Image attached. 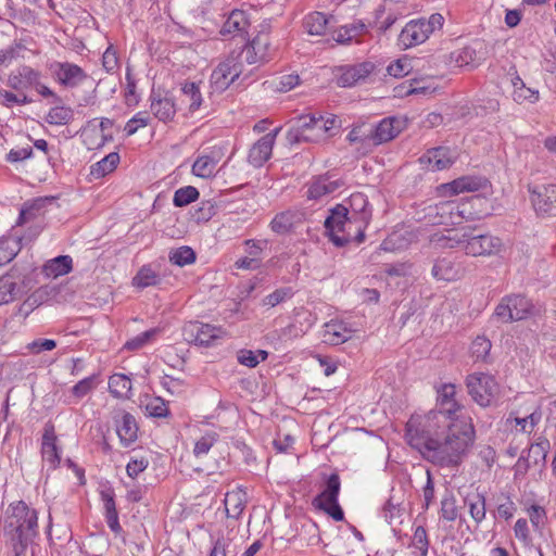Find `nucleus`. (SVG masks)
<instances>
[{
    "label": "nucleus",
    "instance_id": "nucleus-1",
    "mask_svg": "<svg viewBox=\"0 0 556 556\" xmlns=\"http://www.w3.org/2000/svg\"><path fill=\"white\" fill-rule=\"evenodd\" d=\"M456 386L443 383L437 389L438 409L430 410L424 422L407 435L422 447V454L441 467H457L473 444L476 431L469 417L458 416L464 406L455 400Z\"/></svg>",
    "mask_w": 556,
    "mask_h": 556
},
{
    "label": "nucleus",
    "instance_id": "nucleus-2",
    "mask_svg": "<svg viewBox=\"0 0 556 556\" xmlns=\"http://www.w3.org/2000/svg\"><path fill=\"white\" fill-rule=\"evenodd\" d=\"M3 535L13 556H26L39 535L38 511L23 500L10 503L3 515Z\"/></svg>",
    "mask_w": 556,
    "mask_h": 556
},
{
    "label": "nucleus",
    "instance_id": "nucleus-3",
    "mask_svg": "<svg viewBox=\"0 0 556 556\" xmlns=\"http://www.w3.org/2000/svg\"><path fill=\"white\" fill-rule=\"evenodd\" d=\"M368 225H361L357 218L349 216L344 204H337L329 208L324 227L329 240L338 248L350 242L362 243L365 240V230Z\"/></svg>",
    "mask_w": 556,
    "mask_h": 556
},
{
    "label": "nucleus",
    "instance_id": "nucleus-4",
    "mask_svg": "<svg viewBox=\"0 0 556 556\" xmlns=\"http://www.w3.org/2000/svg\"><path fill=\"white\" fill-rule=\"evenodd\" d=\"M450 248L460 247L467 255L484 256L500 252L502 240L491 233H479L477 227H464L453 238Z\"/></svg>",
    "mask_w": 556,
    "mask_h": 556
},
{
    "label": "nucleus",
    "instance_id": "nucleus-5",
    "mask_svg": "<svg viewBox=\"0 0 556 556\" xmlns=\"http://www.w3.org/2000/svg\"><path fill=\"white\" fill-rule=\"evenodd\" d=\"M443 23L444 17L439 13L432 14L428 20L409 21L399 35V45L404 49L420 45L437 29H441Z\"/></svg>",
    "mask_w": 556,
    "mask_h": 556
},
{
    "label": "nucleus",
    "instance_id": "nucleus-6",
    "mask_svg": "<svg viewBox=\"0 0 556 556\" xmlns=\"http://www.w3.org/2000/svg\"><path fill=\"white\" fill-rule=\"evenodd\" d=\"M467 392L475 403L481 407L492 406L498 394V383L492 375L473 372L466 377Z\"/></svg>",
    "mask_w": 556,
    "mask_h": 556
},
{
    "label": "nucleus",
    "instance_id": "nucleus-7",
    "mask_svg": "<svg viewBox=\"0 0 556 556\" xmlns=\"http://www.w3.org/2000/svg\"><path fill=\"white\" fill-rule=\"evenodd\" d=\"M341 489L340 477L332 472L324 483L323 491L317 494L312 504L316 509L323 510L336 521L344 520V511L339 504V494Z\"/></svg>",
    "mask_w": 556,
    "mask_h": 556
},
{
    "label": "nucleus",
    "instance_id": "nucleus-8",
    "mask_svg": "<svg viewBox=\"0 0 556 556\" xmlns=\"http://www.w3.org/2000/svg\"><path fill=\"white\" fill-rule=\"evenodd\" d=\"M529 199L539 216H556V184L529 185Z\"/></svg>",
    "mask_w": 556,
    "mask_h": 556
},
{
    "label": "nucleus",
    "instance_id": "nucleus-9",
    "mask_svg": "<svg viewBox=\"0 0 556 556\" xmlns=\"http://www.w3.org/2000/svg\"><path fill=\"white\" fill-rule=\"evenodd\" d=\"M225 333L222 327L200 321H189L182 327V337L188 343L210 348Z\"/></svg>",
    "mask_w": 556,
    "mask_h": 556
},
{
    "label": "nucleus",
    "instance_id": "nucleus-10",
    "mask_svg": "<svg viewBox=\"0 0 556 556\" xmlns=\"http://www.w3.org/2000/svg\"><path fill=\"white\" fill-rule=\"evenodd\" d=\"M481 201L482 198L479 195H472L460 203L447 201L438 205L437 211L442 217L444 215H448L451 224L458 225L463 220H473L479 218L478 213L473 211V205Z\"/></svg>",
    "mask_w": 556,
    "mask_h": 556
},
{
    "label": "nucleus",
    "instance_id": "nucleus-11",
    "mask_svg": "<svg viewBox=\"0 0 556 556\" xmlns=\"http://www.w3.org/2000/svg\"><path fill=\"white\" fill-rule=\"evenodd\" d=\"M244 62L249 65L265 63L270 59V41L267 33H258L252 40L245 39L243 48Z\"/></svg>",
    "mask_w": 556,
    "mask_h": 556
},
{
    "label": "nucleus",
    "instance_id": "nucleus-12",
    "mask_svg": "<svg viewBox=\"0 0 556 556\" xmlns=\"http://www.w3.org/2000/svg\"><path fill=\"white\" fill-rule=\"evenodd\" d=\"M50 70L55 81L66 88H76L88 78L80 66L70 62H54Z\"/></svg>",
    "mask_w": 556,
    "mask_h": 556
},
{
    "label": "nucleus",
    "instance_id": "nucleus-13",
    "mask_svg": "<svg viewBox=\"0 0 556 556\" xmlns=\"http://www.w3.org/2000/svg\"><path fill=\"white\" fill-rule=\"evenodd\" d=\"M59 290L54 286L45 285L36 289L27 299L16 307L11 319L21 318L24 321L37 307L56 296Z\"/></svg>",
    "mask_w": 556,
    "mask_h": 556
},
{
    "label": "nucleus",
    "instance_id": "nucleus-14",
    "mask_svg": "<svg viewBox=\"0 0 556 556\" xmlns=\"http://www.w3.org/2000/svg\"><path fill=\"white\" fill-rule=\"evenodd\" d=\"M149 99L151 112L159 121L163 123L173 121L177 108L174 98L168 91L152 88Z\"/></svg>",
    "mask_w": 556,
    "mask_h": 556
},
{
    "label": "nucleus",
    "instance_id": "nucleus-15",
    "mask_svg": "<svg viewBox=\"0 0 556 556\" xmlns=\"http://www.w3.org/2000/svg\"><path fill=\"white\" fill-rule=\"evenodd\" d=\"M113 421L119 442L124 447H128L137 441L139 426L130 413L123 409L117 410L113 415Z\"/></svg>",
    "mask_w": 556,
    "mask_h": 556
},
{
    "label": "nucleus",
    "instance_id": "nucleus-16",
    "mask_svg": "<svg viewBox=\"0 0 556 556\" xmlns=\"http://www.w3.org/2000/svg\"><path fill=\"white\" fill-rule=\"evenodd\" d=\"M312 124H314L313 113L299 116L287 131V142L290 146L301 142H316L317 136L313 134Z\"/></svg>",
    "mask_w": 556,
    "mask_h": 556
},
{
    "label": "nucleus",
    "instance_id": "nucleus-17",
    "mask_svg": "<svg viewBox=\"0 0 556 556\" xmlns=\"http://www.w3.org/2000/svg\"><path fill=\"white\" fill-rule=\"evenodd\" d=\"M40 78L41 73L39 71L23 64L9 74L7 85L11 89L21 92L38 86V79Z\"/></svg>",
    "mask_w": 556,
    "mask_h": 556
},
{
    "label": "nucleus",
    "instance_id": "nucleus-18",
    "mask_svg": "<svg viewBox=\"0 0 556 556\" xmlns=\"http://www.w3.org/2000/svg\"><path fill=\"white\" fill-rule=\"evenodd\" d=\"M279 128L264 135L249 150L248 162L253 167H262L271 156L273 147Z\"/></svg>",
    "mask_w": 556,
    "mask_h": 556
},
{
    "label": "nucleus",
    "instance_id": "nucleus-19",
    "mask_svg": "<svg viewBox=\"0 0 556 556\" xmlns=\"http://www.w3.org/2000/svg\"><path fill=\"white\" fill-rule=\"evenodd\" d=\"M371 146L378 147L397 137L402 131V123L394 116L386 117L378 124L371 125Z\"/></svg>",
    "mask_w": 556,
    "mask_h": 556
},
{
    "label": "nucleus",
    "instance_id": "nucleus-20",
    "mask_svg": "<svg viewBox=\"0 0 556 556\" xmlns=\"http://www.w3.org/2000/svg\"><path fill=\"white\" fill-rule=\"evenodd\" d=\"M56 441L58 437L55 434L54 425L48 421L43 428L41 455L42 459L50 464L51 469H56L61 463V451Z\"/></svg>",
    "mask_w": 556,
    "mask_h": 556
},
{
    "label": "nucleus",
    "instance_id": "nucleus-21",
    "mask_svg": "<svg viewBox=\"0 0 556 556\" xmlns=\"http://www.w3.org/2000/svg\"><path fill=\"white\" fill-rule=\"evenodd\" d=\"M376 68L372 62H362L355 65L341 67V74L337 77V84L340 87H353L361 80L368 77Z\"/></svg>",
    "mask_w": 556,
    "mask_h": 556
},
{
    "label": "nucleus",
    "instance_id": "nucleus-22",
    "mask_svg": "<svg viewBox=\"0 0 556 556\" xmlns=\"http://www.w3.org/2000/svg\"><path fill=\"white\" fill-rule=\"evenodd\" d=\"M249 26L250 22L247 16V13L242 10H232L228 17L226 18V21L224 22L219 30V34L223 37H239L243 42L247 39Z\"/></svg>",
    "mask_w": 556,
    "mask_h": 556
},
{
    "label": "nucleus",
    "instance_id": "nucleus-23",
    "mask_svg": "<svg viewBox=\"0 0 556 556\" xmlns=\"http://www.w3.org/2000/svg\"><path fill=\"white\" fill-rule=\"evenodd\" d=\"M493 317L501 323L521 320V295L509 294L502 298L494 309Z\"/></svg>",
    "mask_w": 556,
    "mask_h": 556
},
{
    "label": "nucleus",
    "instance_id": "nucleus-24",
    "mask_svg": "<svg viewBox=\"0 0 556 556\" xmlns=\"http://www.w3.org/2000/svg\"><path fill=\"white\" fill-rule=\"evenodd\" d=\"M303 213L293 210H287L277 213L271 222L269 228L273 232L279 236L291 233L295 228L303 223Z\"/></svg>",
    "mask_w": 556,
    "mask_h": 556
},
{
    "label": "nucleus",
    "instance_id": "nucleus-25",
    "mask_svg": "<svg viewBox=\"0 0 556 556\" xmlns=\"http://www.w3.org/2000/svg\"><path fill=\"white\" fill-rule=\"evenodd\" d=\"M419 162L430 170H442L446 169L454 163L452 151L447 147H437L428 150Z\"/></svg>",
    "mask_w": 556,
    "mask_h": 556
},
{
    "label": "nucleus",
    "instance_id": "nucleus-26",
    "mask_svg": "<svg viewBox=\"0 0 556 556\" xmlns=\"http://www.w3.org/2000/svg\"><path fill=\"white\" fill-rule=\"evenodd\" d=\"M349 216L357 218L361 225H368L371 219V208L367 197L363 192H354L343 203Z\"/></svg>",
    "mask_w": 556,
    "mask_h": 556
},
{
    "label": "nucleus",
    "instance_id": "nucleus-27",
    "mask_svg": "<svg viewBox=\"0 0 556 556\" xmlns=\"http://www.w3.org/2000/svg\"><path fill=\"white\" fill-rule=\"evenodd\" d=\"M101 500L104 507L105 521L110 530L115 534H121L123 528L118 520V511L115 503V492L113 488L109 486L100 492Z\"/></svg>",
    "mask_w": 556,
    "mask_h": 556
},
{
    "label": "nucleus",
    "instance_id": "nucleus-28",
    "mask_svg": "<svg viewBox=\"0 0 556 556\" xmlns=\"http://www.w3.org/2000/svg\"><path fill=\"white\" fill-rule=\"evenodd\" d=\"M431 275L437 280L455 281L462 278L463 268L460 264L456 263L450 257H441L435 260Z\"/></svg>",
    "mask_w": 556,
    "mask_h": 556
},
{
    "label": "nucleus",
    "instance_id": "nucleus-29",
    "mask_svg": "<svg viewBox=\"0 0 556 556\" xmlns=\"http://www.w3.org/2000/svg\"><path fill=\"white\" fill-rule=\"evenodd\" d=\"M549 447V441L546 438L539 437L535 443L530 445L527 458H523L526 467H533L538 471H541L546 465V455Z\"/></svg>",
    "mask_w": 556,
    "mask_h": 556
},
{
    "label": "nucleus",
    "instance_id": "nucleus-30",
    "mask_svg": "<svg viewBox=\"0 0 556 556\" xmlns=\"http://www.w3.org/2000/svg\"><path fill=\"white\" fill-rule=\"evenodd\" d=\"M53 198L40 197L30 201H26L20 210L16 226H22L30 220L36 219L43 214L47 204L52 203Z\"/></svg>",
    "mask_w": 556,
    "mask_h": 556
},
{
    "label": "nucleus",
    "instance_id": "nucleus-31",
    "mask_svg": "<svg viewBox=\"0 0 556 556\" xmlns=\"http://www.w3.org/2000/svg\"><path fill=\"white\" fill-rule=\"evenodd\" d=\"M340 180H330L328 174L315 177L308 186L307 198L318 200L324 195L334 192L342 186Z\"/></svg>",
    "mask_w": 556,
    "mask_h": 556
},
{
    "label": "nucleus",
    "instance_id": "nucleus-32",
    "mask_svg": "<svg viewBox=\"0 0 556 556\" xmlns=\"http://www.w3.org/2000/svg\"><path fill=\"white\" fill-rule=\"evenodd\" d=\"M23 294H25V288L18 285L13 273L10 271L0 277V306L14 301Z\"/></svg>",
    "mask_w": 556,
    "mask_h": 556
},
{
    "label": "nucleus",
    "instance_id": "nucleus-33",
    "mask_svg": "<svg viewBox=\"0 0 556 556\" xmlns=\"http://www.w3.org/2000/svg\"><path fill=\"white\" fill-rule=\"evenodd\" d=\"M73 269V260L70 255H59L49 260L42 266V273L47 277L56 278L66 275Z\"/></svg>",
    "mask_w": 556,
    "mask_h": 556
},
{
    "label": "nucleus",
    "instance_id": "nucleus-34",
    "mask_svg": "<svg viewBox=\"0 0 556 556\" xmlns=\"http://www.w3.org/2000/svg\"><path fill=\"white\" fill-rule=\"evenodd\" d=\"M245 493L241 490L226 493L224 505L228 518L239 519L245 508Z\"/></svg>",
    "mask_w": 556,
    "mask_h": 556
},
{
    "label": "nucleus",
    "instance_id": "nucleus-35",
    "mask_svg": "<svg viewBox=\"0 0 556 556\" xmlns=\"http://www.w3.org/2000/svg\"><path fill=\"white\" fill-rule=\"evenodd\" d=\"M484 182L485 180L481 177L463 176L451 181L446 187L450 189L451 193L458 194L463 192L478 191L483 187Z\"/></svg>",
    "mask_w": 556,
    "mask_h": 556
},
{
    "label": "nucleus",
    "instance_id": "nucleus-36",
    "mask_svg": "<svg viewBox=\"0 0 556 556\" xmlns=\"http://www.w3.org/2000/svg\"><path fill=\"white\" fill-rule=\"evenodd\" d=\"M99 374H92L89 377H86L79 380L76 384H74L71 389V397L73 399V403H78L85 396L89 395L97 389L100 383Z\"/></svg>",
    "mask_w": 556,
    "mask_h": 556
},
{
    "label": "nucleus",
    "instance_id": "nucleus-37",
    "mask_svg": "<svg viewBox=\"0 0 556 556\" xmlns=\"http://www.w3.org/2000/svg\"><path fill=\"white\" fill-rule=\"evenodd\" d=\"M329 18L323 12H312L303 20V27L308 35L323 36L326 34Z\"/></svg>",
    "mask_w": 556,
    "mask_h": 556
},
{
    "label": "nucleus",
    "instance_id": "nucleus-38",
    "mask_svg": "<svg viewBox=\"0 0 556 556\" xmlns=\"http://www.w3.org/2000/svg\"><path fill=\"white\" fill-rule=\"evenodd\" d=\"M23 237H3L0 239V266L10 263L22 249Z\"/></svg>",
    "mask_w": 556,
    "mask_h": 556
},
{
    "label": "nucleus",
    "instance_id": "nucleus-39",
    "mask_svg": "<svg viewBox=\"0 0 556 556\" xmlns=\"http://www.w3.org/2000/svg\"><path fill=\"white\" fill-rule=\"evenodd\" d=\"M160 283L161 277L150 264L141 266L131 280V285L138 289H146Z\"/></svg>",
    "mask_w": 556,
    "mask_h": 556
},
{
    "label": "nucleus",
    "instance_id": "nucleus-40",
    "mask_svg": "<svg viewBox=\"0 0 556 556\" xmlns=\"http://www.w3.org/2000/svg\"><path fill=\"white\" fill-rule=\"evenodd\" d=\"M131 380L124 374H114L109 378V392L116 399H129Z\"/></svg>",
    "mask_w": 556,
    "mask_h": 556
},
{
    "label": "nucleus",
    "instance_id": "nucleus-41",
    "mask_svg": "<svg viewBox=\"0 0 556 556\" xmlns=\"http://www.w3.org/2000/svg\"><path fill=\"white\" fill-rule=\"evenodd\" d=\"M180 90L185 98L182 101L189 102L188 111L193 114L200 109L203 101L199 84L194 81H185Z\"/></svg>",
    "mask_w": 556,
    "mask_h": 556
},
{
    "label": "nucleus",
    "instance_id": "nucleus-42",
    "mask_svg": "<svg viewBox=\"0 0 556 556\" xmlns=\"http://www.w3.org/2000/svg\"><path fill=\"white\" fill-rule=\"evenodd\" d=\"M211 81L214 85L216 90L224 91L231 84H233V77L230 73L229 63L220 62L217 67L212 72Z\"/></svg>",
    "mask_w": 556,
    "mask_h": 556
},
{
    "label": "nucleus",
    "instance_id": "nucleus-43",
    "mask_svg": "<svg viewBox=\"0 0 556 556\" xmlns=\"http://www.w3.org/2000/svg\"><path fill=\"white\" fill-rule=\"evenodd\" d=\"M74 119V110L66 105H55L51 108L45 117L49 125H67Z\"/></svg>",
    "mask_w": 556,
    "mask_h": 556
},
{
    "label": "nucleus",
    "instance_id": "nucleus-44",
    "mask_svg": "<svg viewBox=\"0 0 556 556\" xmlns=\"http://www.w3.org/2000/svg\"><path fill=\"white\" fill-rule=\"evenodd\" d=\"M161 331L162 330L159 327L146 330L138 336L127 340L123 349L131 352L139 351L151 343L161 333Z\"/></svg>",
    "mask_w": 556,
    "mask_h": 556
},
{
    "label": "nucleus",
    "instance_id": "nucleus-45",
    "mask_svg": "<svg viewBox=\"0 0 556 556\" xmlns=\"http://www.w3.org/2000/svg\"><path fill=\"white\" fill-rule=\"evenodd\" d=\"M118 163L119 154L117 152H111L91 166L90 174L97 179L104 177L106 174L112 173Z\"/></svg>",
    "mask_w": 556,
    "mask_h": 556
},
{
    "label": "nucleus",
    "instance_id": "nucleus-46",
    "mask_svg": "<svg viewBox=\"0 0 556 556\" xmlns=\"http://www.w3.org/2000/svg\"><path fill=\"white\" fill-rule=\"evenodd\" d=\"M350 331L341 324H327L324 333V342L331 345H339L350 339Z\"/></svg>",
    "mask_w": 556,
    "mask_h": 556
},
{
    "label": "nucleus",
    "instance_id": "nucleus-47",
    "mask_svg": "<svg viewBox=\"0 0 556 556\" xmlns=\"http://www.w3.org/2000/svg\"><path fill=\"white\" fill-rule=\"evenodd\" d=\"M465 505L468 506L469 513L476 522H480L485 517V498L479 493H469L465 497Z\"/></svg>",
    "mask_w": 556,
    "mask_h": 556
},
{
    "label": "nucleus",
    "instance_id": "nucleus-48",
    "mask_svg": "<svg viewBox=\"0 0 556 556\" xmlns=\"http://www.w3.org/2000/svg\"><path fill=\"white\" fill-rule=\"evenodd\" d=\"M452 59L459 67L473 68L479 62L476 49L469 46L452 52Z\"/></svg>",
    "mask_w": 556,
    "mask_h": 556
},
{
    "label": "nucleus",
    "instance_id": "nucleus-49",
    "mask_svg": "<svg viewBox=\"0 0 556 556\" xmlns=\"http://www.w3.org/2000/svg\"><path fill=\"white\" fill-rule=\"evenodd\" d=\"M371 125L361 124L354 126L351 131L348 134L346 139L351 143H361L366 148H371Z\"/></svg>",
    "mask_w": 556,
    "mask_h": 556
},
{
    "label": "nucleus",
    "instance_id": "nucleus-50",
    "mask_svg": "<svg viewBox=\"0 0 556 556\" xmlns=\"http://www.w3.org/2000/svg\"><path fill=\"white\" fill-rule=\"evenodd\" d=\"M200 197L199 190L193 186H186L175 191L173 204L175 207H184L195 202Z\"/></svg>",
    "mask_w": 556,
    "mask_h": 556
},
{
    "label": "nucleus",
    "instance_id": "nucleus-51",
    "mask_svg": "<svg viewBox=\"0 0 556 556\" xmlns=\"http://www.w3.org/2000/svg\"><path fill=\"white\" fill-rule=\"evenodd\" d=\"M197 260V254L192 248L184 245L178 249L172 250L169 253V262L179 267L193 264Z\"/></svg>",
    "mask_w": 556,
    "mask_h": 556
},
{
    "label": "nucleus",
    "instance_id": "nucleus-52",
    "mask_svg": "<svg viewBox=\"0 0 556 556\" xmlns=\"http://www.w3.org/2000/svg\"><path fill=\"white\" fill-rule=\"evenodd\" d=\"M492 348L491 341L484 336H478L471 343V356L476 361L488 362V357Z\"/></svg>",
    "mask_w": 556,
    "mask_h": 556
},
{
    "label": "nucleus",
    "instance_id": "nucleus-53",
    "mask_svg": "<svg viewBox=\"0 0 556 556\" xmlns=\"http://www.w3.org/2000/svg\"><path fill=\"white\" fill-rule=\"evenodd\" d=\"M215 161L206 157L205 155H200L197 157L192 165L193 175L201 178H211L215 174Z\"/></svg>",
    "mask_w": 556,
    "mask_h": 556
},
{
    "label": "nucleus",
    "instance_id": "nucleus-54",
    "mask_svg": "<svg viewBox=\"0 0 556 556\" xmlns=\"http://www.w3.org/2000/svg\"><path fill=\"white\" fill-rule=\"evenodd\" d=\"M295 294L294 290L291 287H282L276 289L274 292L269 293L262 300V304L268 307H275L280 303H283L287 300H290Z\"/></svg>",
    "mask_w": 556,
    "mask_h": 556
},
{
    "label": "nucleus",
    "instance_id": "nucleus-55",
    "mask_svg": "<svg viewBox=\"0 0 556 556\" xmlns=\"http://www.w3.org/2000/svg\"><path fill=\"white\" fill-rule=\"evenodd\" d=\"M146 410L154 418H166L170 415L167 402L160 396L151 399L146 405Z\"/></svg>",
    "mask_w": 556,
    "mask_h": 556
},
{
    "label": "nucleus",
    "instance_id": "nucleus-56",
    "mask_svg": "<svg viewBox=\"0 0 556 556\" xmlns=\"http://www.w3.org/2000/svg\"><path fill=\"white\" fill-rule=\"evenodd\" d=\"M403 508L390 497L382 507V516L389 525L401 523Z\"/></svg>",
    "mask_w": 556,
    "mask_h": 556
},
{
    "label": "nucleus",
    "instance_id": "nucleus-57",
    "mask_svg": "<svg viewBox=\"0 0 556 556\" xmlns=\"http://www.w3.org/2000/svg\"><path fill=\"white\" fill-rule=\"evenodd\" d=\"M218 438L219 435L216 432H208L201 437L194 444L193 454L197 457L206 455L212 446L218 441Z\"/></svg>",
    "mask_w": 556,
    "mask_h": 556
},
{
    "label": "nucleus",
    "instance_id": "nucleus-58",
    "mask_svg": "<svg viewBox=\"0 0 556 556\" xmlns=\"http://www.w3.org/2000/svg\"><path fill=\"white\" fill-rule=\"evenodd\" d=\"M440 514L447 521H454L457 518L456 500L453 494H447L442 498Z\"/></svg>",
    "mask_w": 556,
    "mask_h": 556
},
{
    "label": "nucleus",
    "instance_id": "nucleus-59",
    "mask_svg": "<svg viewBox=\"0 0 556 556\" xmlns=\"http://www.w3.org/2000/svg\"><path fill=\"white\" fill-rule=\"evenodd\" d=\"M151 118L147 112H138L125 125V132L127 136L136 134L139 127H146L150 124Z\"/></svg>",
    "mask_w": 556,
    "mask_h": 556
},
{
    "label": "nucleus",
    "instance_id": "nucleus-60",
    "mask_svg": "<svg viewBox=\"0 0 556 556\" xmlns=\"http://www.w3.org/2000/svg\"><path fill=\"white\" fill-rule=\"evenodd\" d=\"M244 54L242 51L236 54V51H232L230 55L226 59V62L229 63L230 73L233 77V81H236L244 72Z\"/></svg>",
    "mask_w": 556,
    "mask_h": 556
},
{
    "label": "nucleus",
    "instance_id": "nucleus-61",
    "mask_svg": "<svg viewBox=\"0 0 556 556\" xmlns=\"http://www.w3.org/2000/svg\"><path fill=\"white\" fill-rule=\"evenodd\" d=\"M527 513L532 526L536 530H540L545 526L547 517L543 506L531 505L530 507L527 508Z\"/></svg>",
    "mask_w": 556,
    "mask_h": 556
},
{
    "label": "nucleus",
    "instance_id": "nucleus-62",
    "mask_svg": "<svg viewBox=\"0 0 556 556\" xmlns=\"http://www.w3.org/2000/svg\"><path fill=\"white\" fill-rule=\"evenodd\" d=\"M413 545L420 551V556H427L429 549V539L425 527H416L413 535Z\"/></svg>",
    "mask_w": 556,
    "mask_h": 556
},
{
    "label": "nucleus",
    "instance_id": "nucleus-63",
    "mask_svg": "<svg viewBox=\"0 0 556 556\" xmlns=\"http://www.w3.org/2000/svg\"><path fill=\"white\" fill-rule=\"evenodd\" d=\"M56 348V341L53 339L39 338L26 345V349L33 354H40L45 351H52Z\"/></svg>",
    "mask_w": 556,
    "mask_h": 556
},
{
    "label": "nucleus",
    "instance_id": "nucleus-64",
    "mask_svg": "<svg viewBox=\"0 0 556 556\" xmlns=\"http://www.w3.org/2000/svg\"><path fill=\"white\" fill-rule=\"evenodd\" d=\"M384 273L390 277H406L410 274L413 264L409 262H400L386 264Z\"/></svg>",
    "mask_w": 556,
    "mask_h": 556
}]
</instances>
